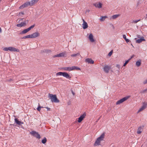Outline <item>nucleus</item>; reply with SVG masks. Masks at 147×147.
<instances>
[{"instance_id": "obj_36", "label": "nucleus", "mask_w": 147, "mask_h": 147, "mask_svg": "<svg viewBox=\"0 0 147 147\" xmlns=\"http://www.w3.org/2000/svg\"><path fill=\"white\" fill-rule=\"evenodd\" d=\"M24 12H20L19 13V14H18V15H19V16H20L21 15H24Z\"/></svg>"}, {"instance_id": "obj_4", "label": "nucleus", "mask_w": 147, "mask_h": 147, "mask_svg": "<svg viewBox=\"0 0 147 147\" xmlns=\"http://www.w3.org/2000/svg\"><path fill=\"white\" fill-rule=\"evenodd\" d=\"M18 23L19 24L16 25V26L18 27H24L26 25V21L24 20L22 21V19H20L18 20Z\"/></svg>"}, {"instance_id": "obj_7", "label": "nucleus", "mask_w": 147, "mask_h": 147, "mask_svg": "<svg viewBox=\"0 0 147 147\" xmlns=\"http://www.w3.org/2000/svg\"><path fill=\"white\" fill-rule=\"evenodd\" d=\"M35 26V25L31 26L28 28L25 29L22 31L20 33V34H23L27 33L31 29L33 28Z\"/></svg>"}, {"instance_id": "obj_38", "label": "nucleus", "mask_w": 147, "mask_h": 147, "mask_svg": "<svg viewBox=\"0 0 147 147\" xmlns=\"http://www.w3.org/2000/svg\"><path fill=\"white\" fill-rule=\"evenodd\" d=\"M123 38L125 40L126 39H127L126 36L125 35H123Z\"/></svg>"}, {"instance_id": "obj_2", "label": "nucleus", "mask_w": 147, "mask_h": 147, "mask_svg": "<svg viewBox=\"0 0 147 147\" xmlns=\"http://www.w3.org/2000/svg\"><path fill=\"white\" fill-rule=\"evenodd\" d=\"M40 36V34L38 32H36L30 35H28L24 36L22 38H34L38 37Z\"/></svg>"}, {"instance_id": "obj_6", "label": "nucleus", "mask_w": 147, "mask_h": 147, "mask_svg": "<svg viewBox=\"0 0 147 147\" xmlns=\"http://www.w3.org/2000/svg\"><path fill=\"white\" fill-rule=\"evenodd\" d=\"M3 50L5 51H7L8 50L13 52H19V50L13 47H5L3 49Z\"/></svg>"}, {"instance_id": "obj_39", "label": "nucleus", "mask_w": 147, "mask_h": 147, "mask_svg": "<svg viewBox=\"0 0 147 147\" xmlns=\"http://www.w3.org/2000/svg\"><path fill=\"white\" fill-rule=\"evenodd\" d=\"M125 40L126 41V42H129V39H127V38Z\"/></svg>"}, {"instance_id": "obj_45", "label": "nucleus", "mask_w": 147, "mask_h": 147, "mask_svg": "<svg viewBox=\"0 0 147 147\" xmlns=\"http://www.w3.org/2000/svg\"><path fill=\"white\" fill-rule=\"evenodd\" d=\"M21 128H24L23 127V126H21Z\"/></svg>"}, {"instance_id": "obj_14", "label": "nucleus", "mask_w": 147, "mask_h": 147, "mask_svg": "<svg viewBox=\"0 0 147 147\" xmlns=\"http://www.w3.org/2000/svg\"><path fill=\"white\" fill-rule=\"evenodd\" d=\"M14 121L15 123H16L17 124L19 125H20L22 124H24L23 122H22L20 121H19L18 120V119L17 118H15L14 119Z\"/></svg>"}, {"instance_id": "obj_23", "label": "nucleus", "mask_w": 147, "mask_h": 147, "mask_svg": "<svg viewBox=\"0 0 147 147\" xmlns=\"http://www.w3.org/2000/svg\"><path fill=\"white\" fill-rule=\"evenodd\" d=\"M107 18V16H101V17L100 20L101 22L105 20L106 18Z\"/></svg>"}, {"instance_id": "obj_21", "label": "nucleus", "mask_w": 147, "mask_h": 147, "mask_svg": "<svg viewBox=\"0 0 147 147\" xmlns=\"http://www.w3.org/2000/svg\"><path fill=\"white\" fill-rule=\"evenodd\" d=\"M89 38L91 42H93L94 41V40L93 38V36L92 34H90L89 35Z\"/></svg>"}, {"instance_id": "obj_12", "label": "nucleus", "mask_w": 147, "mask_h": 147, "mask_svg": "<svg viewBox=\"0 0 147 147\" xmlns=\"http://www.w3.org/2000/svg\"><path fill=\"white\" fill-rule=\"evenodd\" d=\"M86 112H84V113L78 118V123H80L84 118H85V116H86Z\"/></svg>"}, {"instance_id": "obj_30", "label": "nucleus", "mask_w": 147, "mask_h": 147, "mask_svg": "<svg viewBox=\"0 0 147 147\" xmlns=\"http://www.w3.org/2000/svg\"><path fill=\"white\" fill-rule=\"evenodd\" d=\"M43 108V107H41L39 105V103L37 109L38 110V111H40L41 110V108Z\"/></svg>"}, {"instance_id": "obj_8", "label": "nucleus", "mask_w": 147, "mask_h": 147, "mask_svg": "<svg viewBox=\"0 0 147 147\" xmlns=\"http://www.w3.org/2000/svg\"><path fill=\"white\" fill-rule=\"evenodd\" d=\"M129 96H127L121 99L117 102L116 104L117 105L120 104L122 103L124 101L127 100L129 98Z\"/></svg>"}, {"instance_id": "obj_40", "label": "nucleus", "mask_w": 147, "mask_h": 147, "mask_svg": "<svg viewBox=\"0 0 147 147\" xmlns=\"http://www.w3.org/2000/svg\"><path fill=\"white\" fill-rule=\"evenodd\" d=\"M46 108L47 109L48 111H50V108H48L47 107H46Z\"/></svg>"}, {"instance_id": "obj_35", "label": "nucleus", "mask_w": 147, "mask_h": 147, "mask_svg": "<svg viewBox=\"0 0 147 147\" xmlns=\"http://www.w3.org/2000/svg\"><path fill=\"white\" fill-rule=\"evenodd\" d=\"M113 51H111L108 54V55L110 56L112 54Z\"/></svg>"}, {"instance_id": "obj_22", "label": "nucleus", "mask_w": 147, "mask_h": 147, "mask_svg": "<svg viewBox=\"0 0 147 147\" xmlns=\"http://www.w3.org/2000/svg\"><path fill=\"white\" fill-rule=\"evenodd\" d=\"M120 16L119 14H116L113 15L110 18V19H115L119 17Z\"/></svg>"}, {"instance_id": "obj_1", "label": "nucleus", "mask_w": 147, "mask_h": 147, "mask_svg": "<svg viewBox=\"0 0 147 147\" xmlns=\"http://www.w3.org/2000/svg\"><path fill=\"white\" fill-rule=\"evenodd\" d=\"M48 96L52 102L56 103L59 102V100L57 98L56 94L49 93Z\"/></svg>"}, {"instance_id": "obj_16", "label": "nucleus", "mask_w": 147, "mask_h": 147, "mask_svg": "<svg viewBox=\"0 0 147 147\" xmlns=\"http://www.w3.org/2000/svg\"><path fill=\"white\" fill-rule=\"evenodd\" d=\"M146 40L144 38V37H142L136 40V42L137 43H140L142 41H145Z\"/></svg>"}, {"instance_id": "obj_44", "label": "nucleus", "mask_w": 147, "mask_h": 147, "mask_svg": "<svg viewBox=\"0 0 147 147\" xmlns=\"http://www.w3.org/2000/svg\"><path fill=\"white\" fill-rule=\"evenodd\" d=\"M1 28H0V32H1Z\"/></svg>"}, {"instance_id": "obj_20", "label": "nucleus", "mask_w": 147, "mask_h": 147, "mask_svg": "<svg viewBox=\"0 0 147 147\" xmlns=\"http://www.w3.org/2000/svg\"><path fill=\"white\" fill-rule=\"evenodd\" d=\"M86 61L88 62V63L93 64L94 63V61L91 59L87 58L86 59Z\"/></svg>"}, {"instance_id": "obj_34", "label": "nucleus", "mask_w": 147, "mask_h": 147, "mask_svg": "<svg viewBox=\"0 0 147 147\" xmlns=\"http://www.w3.org/2000/svg\"><path fill=\"white\" fill-rule=\"evenodd\" d=\"M25 7H24V5L23 4L22 5H21V6H20L19 7V9H23L24 8H25Z\"/></svg>"}, {"instance_id": "obj_3", "label": "nucleus", "mask_w": 147, "mask_h": 147, "mask_svg": "<svg viewBox=\"0 0 147 147\" xmlns=\"http://www.w3.org/2000/svg\"><path fill=\"white\" fill-rule=\"evenodd\" d=\"M104 136L105 133H103L96 140L94 144V146H96L100 145V142L103 140V139L104 137Z\"/></svg>"}, {"instance_id": "obj_31", "label": "nucleus", "mask_w": 147, "mask_h": 147, "mask_svg": "<svg viewBox=\"0 0 147 147\" xmlns=\"http://www.w3.org/2000/svg\"><path fill=\"white\" fill-rule=\"evenodd\" d=\"M80 53H77V54H72L71 55V56L72 57H76L78 55H80Z\"/></svg>"}, {"instance_id": "obj_13", "label": "nucleus", "mask_w": 147, "mask_h": 147, "mask_svg": "<svg viewBox=\"0 0 147 147\" xmlns=\"http://www.w3.org/2000/svg\"><path fill=\"white\" fill-rule=\"evenodd\" d=\"M83 23L82 24V27L83 29H85L87 28L88 27V24L82 18Z\"/></svg>"}, {"instance_id": "obj_43", "label": "nucleus", "mask_w": 147, "mask_h": 147, "mask_svg": "<svg viewBox=\"0 0 147 147\" xmlns=\"http://www.w3.org/2000/svg\"><path fill=\"white\" fill-rule=\"evenodd\" d=\"M72 93L73 96H74L75 94V92H72Z\"/></svg>"}, {"instance_id": "obj_41", "label": "nucleus", "mask_w": 147, "mask_h": 147, "mask_svg": "<svg viewBox=\"0 0 147 147\" xmlns=\"http://www.w3.org/2000/svg\"><path fill=\"white\" fill-rule=\"evenodd\" d=\"M116 67H117L118 68H119L120 67V66L119 65H116Z\"/></svg>"}, {"instance_id": "obj_26", "label": "nucleus", "mask_w": 147, "mask_h": 147, "mask_svg": "<svg viewBox=\"0 0 147 147\" xmlns=\"http://www.w3.org/2000/svg\"><path fill=\"white\" fill-rule=\"evenodd\" d=\"M25 7H28V6H30V3L29 1L23 4Z\"/></svg>"}, {"instance_id": "obj_25", "label": "nucleus", "mask_w": 147, "mask_h": 147, "mask_svg": "<svg viewBox=\"0 0 147 147\" xmlns=\"http://www.w3.org/2000/svg\"><path fill=\"white\" fill-rule=\"evenodd\" d=\"M145 107L143 106L142 105L141 107L138 110V113H139V112L142 111L143 110H144V109H145Z\"/></svg>"}, {"instance_id": "obj_27", "label": "nucleus", "mask_w": 147, "mask_h": 147, "mask_svg": "<svg viewBox=\"0 0 147 147\" xmlns=\"http://www.w3.org/2000/svg\"><path fill=\"white\" fill-rule=\"evenodd\" d=\"M142 106L146 109L147 107V102H143Z\"/></svg>"}, {"instance_id": "obj_42", "label": "nucleus", "mask_w": 147, "mask_h": 147, "mask_svg": "<svg viewBox=\"0 0 147 147\" xmlns=\"http://www.w3.org/2000/svg\"><path fill=\"white\" fill-rule=\"evenodd\" d=\"M147 83V79L144 82V84H146Z\"/></svg>"}, {"instance_id": "obj_17", "label": "nucleus", "mask_w": 147, "mask_h": 147, "mask_svg": "<svg viewBox=\"0 0 147 147\" xmlns=\"http://www.w3.org/2000/svg\"><path fill=\"white\" fill-rule=\"evenodd\" d=\"M39 0H32L29 1L30 3V6H32L34 4L37 3Z\"/></svg>"}, {"instance_id": "obj_24", "label": "nucleus", "mask_w": 147, "mask_h": 147, "mask_svg": "<svg viewBox=\"0 0 147 147\" xmlns=\"http://www.w3.org/2000/svg\"><path fill=\"white\" fill-rule=\"evenodd\" d=\"M141 61L140 60H138L136 63V65L138 67H139L141 65Z\"/></svg>"}, {"instance_id": "obj_9", "label": "nucleus", "mask_w": 147, "mask_h": 147, "mask_svg": "<svg viewBox=\"0 0 147 147\" xmlns=\"http://www.w3.org/2000/svg\"><path fill=\"white\" fill-rule=\"evenodd\" d=\"M30 134L37 138L39 139L40 138V135L38 132H36L35 131H32L30 132Z\"/></svg>"}, {"instance_id": "obj_15", "label": "nucleus", "mask_w": 147, "mask_h": 147, "mask_svg": "<svg viewBox=\"0 0 147 147\" xmlns=\"http://www.w3.org/2000/svg\"><path fill=\"white\" fill-rule=\"evenodd\" d=\"M94 6L98 8H100L102 7V4L100 2L96 3L94 4Z\"/></svg>"}, {"instance_id": "obj_49", "label": "nucleus", "mask_w": 147, "mask_h": 147, "mask_svg": "<svg viewBox=\"0 0 147 147\" xmlns=\"http://www.w3.org/2000/svg\"><path fill=\"white\" fill-rule=\"evenodd\" d=\"M1 1V0H0V2Z\"/></svg>"}, {"instance_id": "obj_5", "label": "nucleus", "mask_w": 147, "mask_h": 147, "mask_svg": "<svg viewBox=\"0 0 147 147\" xmlns=\"http://www.w3.org/2000/svg\"><path fill=\"white\" fill-rule=\"evenodd\" d=\"M63 69L65 71H71L74 70H80V69L76 66H72L71 67H65Z\"/></svg>"}, {"instance_id": "obj_46", "label": "nucleus", "mask_w": 147, "mask_h": 147, "mask_svg": "<svg viewBox=\"0 0 147 147\" xmlns=\"http://www.w3.org/2000/svg\"><path fill=\"white\" fill-rule=\"evenodd\" d=\"M145 91H147V89H146V90H145Z\"/></svg>"}, {"instance_id": "obj_29", "label": "nucleus", "mask_w": 147, "mask_h": 147, "mask_svg": "<svg viewBox=\"0 0 147 147\" xmlns=\"http://www.w3.org/2000/svg\"><path fill=\"white\" fill-rule=\"evenodd\" d=\"M131 58H132V57H131L130 59H129L128 60L126 61H125V63L124 64L123 66H125L128 63L129 61V60L131 59Z\"/></svg>"}, {"instance_id": "obj_10", "label": "nucleus", "mask_w": 147, "mask_h": 147, "mask_svg": "<svg viewBox=\"0 0 147 147\" xmlns=\"http://www.w3.org/2000/svg\"><path fill=\"white\" fill-rule=\"evenodd\" d=\"M111 68L110 66L105 65L103 68L104 71L106 73H108L109 72Z\"/></svg>"}, {"instance_id": "obj_28", "label": "nucleus", "mask_w": 147, "mask_h": 147, "mask_svg": "<svg viewBox=\"0 0 147 147\" xmlns=\"http://www.w3.org/2000/svg\"><path fill=\"white\" fill-rule=\"evenodd\" d=\"M47 141V140L46 138L45 137L42 140L41 142L43 144H45L46 143Z\"/></svg>"}, {"instance_id": "obj_33", "label": "nucleus", "mask_w": 147, "mask_h": 147, "mask_svg": "<svg viewBox=\"0 0 147 147\" xmlns=\"http://www.w3.org/2000/svg\"><path fill=\"white\" fill-rule=\"evenodd\" d=\"M140 20H133L132 22V23H134V24H136V23H137L139 21H140Z\"/></svg>"}, {"instance_id": "obj_18", "label": "nucleus", "mask_w": 147, "mask_h": 147, "mask_svg": "<svg viewBox=\"0 0 147 147\" xmlns=\"http://www.w3.org/2000/svg\"><path fill=\"white\" fill-rule=\"evenodd\" d=\"M63 76L67 78L70 79L71 78V77L70 76V75L66 72L63 73Z\"/></svg>"}, {"instance_id": "obj_11", "label": "nucleus", "mask_w": 147, "mask_h": 147, "mask_svg": "<svg viewBox=\"0 0 147 147\" xmlns=\"http://www.w3.org/2000/svg\"><path fill=\"white\" fill-rule=\"evenodd\" d=\"M66 52H63L61 53L57 54L56 55H55L53 56L54 57H66Z\"/></svg>"}, {"instance_id": "obj_32", "label": "nucleus", "mask_w": 147, "mask_h": 147, "mask_svg": "<svg viewBox=\"0 0 147 147\" xmlns=\"http://www.w3.org/2000/svg\"><path fill=\"white\" fill-rule=\"evenodd\" d=\"M63 72H59L57 73L56 74L57 76H63Z\"/></svg>"}, {"instance_id": "obj_47", "label": "nucleus", "mask_w": 147, "mask_h": 147, "mask_svg": "<svg viewBox=\"0 0 147 147\" xmlns=\"http://www.w3.org/2000/svg\"><path fill=\"white\" fill-rule=\"evenodd\" d=\"M135 40H136V38H135Z\"/></svg>"}, {"instance_id": "obj_37", "label": "nucleus", "mask_w": 147, "mask_h": 147, "mask_svg": "<svg viewBox=\"0 0 147 147\" xmlns=\"http://www.w3.org/2000/svg\"><path fill=\"white\" fill-rule=\"evenodd\" d=\"M45 52L47 53L51 52V51L50 50H45Z\"/></svg>"}, {"instance_id": "obj_19", "label": "nucleus", "mask_w": 147, "mask_h": 147, "mask_svg": "<svg viewBox=\"0 0 147 147\" xmlns=\"http://www.w3.org/2000/svg\"><path fill=\"white\" fill-rule=\"evenodd\" d=\"M144 127V126H141L138 129V131H137V133L138 134H141L143 130V128Z\"/></svg>"}, {"instance_id": "obj_48", "label": "nucleus", "mask_w": 147, "mask_h": 147, "mask_svg": "<svg viewBox=\"0 0 147 147\" xmlns=\"http://www.w3.org/2000/svg\"><path fill=\"white\" fill-rule=\"evenodd\" d=\"M100 119V118H99V119H98V120H99V119Z\"/></svg>"}]
</instances>
